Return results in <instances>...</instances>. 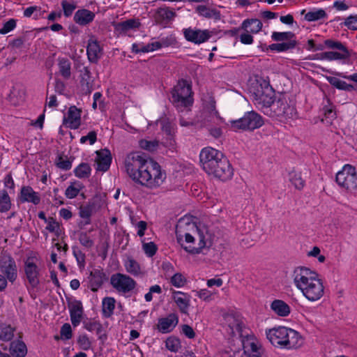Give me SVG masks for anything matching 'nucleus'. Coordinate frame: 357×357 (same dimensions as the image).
Here are the masks:
<instances>
[{"instance_id": "obj_50", "label": "nucleus", "mask_w": 357, "mask_h": 357, "mask_svg": "<svg viewBox=\"0 0 357 357\" xmlns=\"http://www.w3.org/2000/svg\"><path fill=\"white\" fill-rule=\"evenodd\" d=\"M326 16V12L322 9H319L307 13L305 15V19L309 22H312L324 18Z\"/></svg>"}, {"instance_id": "obj_21", "label": "nucleus", "mask_w": 357, "mask_h": 357, "mask_svg": "<svg viewBox=\"0 0 357 357\" xmlns=\"http://www.w3.org/2000/svg\"><path fill=\"white\" fill-rule=\"evenodd\" d=\"M172 298L181 313L187 314L190 305V296L187 293L174 290Z\"/></svg>"}, {"instance_id": "obj_15", "label": "nucleus", "mask_w": 357, "mask_h": 357, "mask_svg": "<svg viewBox=\"0 0 357 357\" xmlns=\"http://www.w3.org/2000/svg\"><path fill=\"white\" fill-rule=\"evenodd\" d=\"M176 16V13L174 8L166 6L158 8L153 11V14L154 22L163 27H166Z\"/></svg>"}, {"instance_id": "obj_25", "label": "nucleus", "mask_w": 357, "mask_h": 357, "mask_svg": "<svg viewBox=\"0 0 357 357\" xmlns=\"http://www.w3.org/2000/svg\"><path fill=\"white\" fill-rule=\"evenodd\" d=\"M19 199L22 203L29 202L34 205H38L40 202V197L38 193L30 186L22 187Z\"/></svg>"}, {"instance_id": "obj_61", "label": "nucleus", "mask_w": 357, "mask_h": 357, "mask_svg": "<svg viewBox=\"0 0 357 357\" xmlns=\"http://www.w3.org/2000/svg\"><path fill=\"white\" fill-rule=\"evenodd\" d=\"M61 6L63 10L64 15L66 17L70 16L76 8L75 4L68 3L66 1H63Z\"/></svg>"}, {"instance_id": "obj_62", "label": "nucleus", "mask_w": 357, "mask_h": 357, "mask_svg": "<svg viewBox=\"0 0 357 357\" xmlns=\"http://www.w3.org/2000/svg\"><path fill=\"white\" fill-rule=\"evenodd\" d=\"M196 296L204 301H210L212 300V293L206 289L197 291Z\"/></svg>"}, {"instance_id": "obj_56", "label": "nucleus", "mask_w": 357, "mask_h": 357, "mask_svg": "<svg viewBox=\"0 0 357 357\" xmlns=\"http://www.w3.org/2000/svg\"><path fill=\"white\" fill-rule=\"evenodd\" d=\"M60 335L62 340H70L73 336L72 328L70 324H64L60 331Z\"/></svg>"}, {"instance_id": "obj_1", "label": "nucleus", "mask_w": 357, "mask_h": 357, "mask_svg": "<svg viewBox=\"0 0 357 357\" xmlns=\"http://www.w3.org/2000/svg\"><path fill=\"white\" fill-rule=\"evenodd\" d=\"M176 239L181 247L191 254H199L208 245L210 235L207 226L201 221H179L176 229Z\"/></svg>"}, {"instance_id": "obj_64", "label": "nucleus", "mask_w": 357, "mask_h": 357, "mask_svg": "<svg viewBox=\"0 0 357 357\" xmlns=\"http://www.w3.org/2000/svg\"><path fill=\"white\" fill-rule=\"evenodd\" d=\"M344 25L349 29L357 30V15L348 17L345 20Z\"/></svg>"}, {"instance_id": "obj_59", "label": "nucleus", "mask_w": 357, "mask_h": 357, "mask_svg": "<svg viewBox=\"0 0 357 357\" xmlns=\"http://www.w3.org/2000/svg\"><path fill=\"white\" fill-rule=\"evenodd\" d=\"M97 140V133L96 131L94 130H92V131H90L87 135L86 136H82L80 139V143L81 144H84L86 143L87 141L89 142V144L91 145L93 144Z\"/></svg>"}, {"instance_id": "obj_10", "label": "nucleus", "mask_w": 357, "mask_h": 357, "mask_svg": "<svg viewBox=\"0 0 357 357\" xmlns=\"http://www.w3.org/2000/svg\"><path fill=\"white\" fill-rule=\"evenodd\" d=\"M268 115L277 116L284 119L293 118L296 115L294 105L288 101L287 96L280 94L269 109Z\"/></svg>"}, {"instance_id": "obj_12", "label": "nucleus", "mask_w": 357, "mask_h": 357, "mask_svg": "<svg viewBox=\"0 0 357 357\" xmlns=\"http://www.w3.org/2000/svg\"><path fill=\"white\" fill-rule=\"evenodd\" d=\"M147 158L139 152L128 153L124 160L126 172L129 177L135 181V178L147 160Z\"/></svg>"}, {"instance_id": "obj_8", "label": "nucleus", "mask_w": 357, "mask_h": 357, "mask_svg": "<svg viewBox=\"0 0 357 357\" xmlns=\"http://www.w3.org/2000/svg\"><path fill=\"white\" fill-rule=\"evenodd\" d=\"M264 125L262 116L255 111L247 112L243 116L236 120H230L227 123L229 128L235 132L253 131Z\"/></svg>"}, {"instance_id": "obj_51", "label": "nucleus", "mask_w": 357, "mask_h": 357, "mask_svg": "<svg viewBox=\"0 0 357 357\" xmlns=\"http://www.w3.org/2000/svg\"><path fill=\"white\" fill-rule=\"evenodd\" d=\"M170 282L175 287L181 288L185 286L187 279L183 274L176 273L171 277Z\"/></svg>"}, {"instance_id": "obj_40", "label": "nucleus", "mask_w": 357, "mask_h": 357, "mask_svg": "<svg viewBox=\"0 0 357 357\" xmlns=\"http://www.w3.org/2000/svg\"><path fill=\"white\" fill-rule=\"evenodd\" d=\"M95 210V204L93 202H89L84 206L79 207V216L82 218L87 219L86 224L90 223V217Z\"/></svg>"}, {"instance_id": "obj_58", "label": "nucleus", "mask_w": 357, "mask_h": 357, "mask_svg": "<svg viewBox=\"0 0 357 357\" xmlns=\"http://www.w3.org/2000/svg\"><path fill=\"white\" fill-rule=\"evenodd\" d=\"M79 243L84 247L91 248L93 245V241L86 232L80 233L79 236Z\"/></svg>"}, {"instance_id": "obj_6", "label": "nucleus", "mask_w": 357, "mask_h": 357, "mask_svg": "<svg viewBox=\"0 0 357 357\" xmlns=\"http://www.w3.org/2000/svg\"><path fill=\"white\" fill-rule=\"evenodd\" d=\"M172 102L178 111L190 107L193 103L191 84L185 80H180L172 90Z\"/></svg>"}, {"instance_id": "obj_26", "label": "nucleus", "mask_w": 357, "mask_h": 357, "mask_svg": "<svg viewBox=\"0 0 357 357\" xmlns=\"http://www.w3.org/2000/svg\"><path fill=\"white\" fill-rule=\"evenodd\" d=\"M96 170L106 172L110 166L112 157L110 152L107 149H103L96 152Z\"/></svg>"}, {"instance_id": "obj_27", "label": "nucleus", "mask_w": 357, "mask_h": 357, "mask_svg": "<svg viewBox=\"0 0 357 357\" xmlns=\"http://www.w3.org/2000/svg\"><path fill=\"white\" fill-rule=\"evenodd\" d=\"M105 279V273L99 269H94L89 277V286L91 291H96L103 284Z\"/></svg>"}, {"instance_id": "obj_49", "label": "nucleus", "mask_w": 357, "mask_h": 357, "mask_svg": "<svg viewBox=\"0 0 357 357\" xmlns=\"http://www.w3.org/2000/svg\"><path fill=\"white\" fill-rule=\"evenodd\" d=\"M77 343L79 347L84 351L91 348L92 342L86 334H79L77 337Z\"/></svg>"}, {"instance_id": "obj_55", "label": "nucleus", "mask_w": 357, "mask_h": 357, "mask_svg": "<svg viewBox=\"0 0 357 357\" xmlns=\"http://www.w3.org/2000/svg\"><path fill=\"white\" fill-rule=\"evenodd\" d=\"M142 249L149 257H151L156 253L158 248L154 243L149 242L143 243Z\"/></svg>"}, {"instance_id": "obj_57", "label": "nucleus", "mask_w": 357, "mask_h": 357, "mask_svg": "<svg viewBox=\"0 0 357 357\" xmlns=\"http://www.w3.org/2000/svg\"><path fill=\"white\" fill-rule=\"evenodd\" d=\"M17 25V21L15 19H10L6 22L3 27L0 29V34L5 35L13 31Z\"/></svg>"}, {"instance_id": "obj_35", "label": "nucleus", "mask_w": 357, "mask_h": 357, "mask_svg": "<svg viewBox=\"0 0 357 357\" xmlns=\"http://www.w3.org/2000/svg\"><path fill=\"white\" fill-rule=\"evenodd\" d=\"M13 204L8 192L6 190H0V213H6L12 208Z\"/></svg>"}, {"instance_id": "obj_45", "label": "nucleus", "mask_w": 357, "mask_h": 357, "mask_svg": "<svg viewBox=\"0 0 357 357\" xmlns=\"http://www.w3.org/2000/svg\"><path fill=\"white\" fill-rule=\"evenodd\" d=\"M289 181L292 183L295 188L298 190H301L303 188L305 185V181L301 178L300 173L292 171L289 173Z\"/></svg>"}, {"instance_id": "obj_17", "label": "nucleus", "mask_w": 357, "mask_h": 357, "mask_svg": "<svg viewBox=\"0 0 357 357\" xmlns=\"http://www.w3.org/2000/svg\"><path fill=\"white\" fill-rule=\"evenodd\" d=\"M82 110L76 106H70L63 119V125L70 129H77L81 124Z\"/></svg>"}, {"instance_id": "obj_47", "label": "nucleus", "mask_w": 357, "mask_h": 357, "mask_svg": "<svg viewBox=\"0 0 357 357\" xmlns=\"http://www.w3.org/2000/svg\"><path fill=\"white\" fill-rule=\"evenodd\" d=\"M14 335V328L9 325L0 324V340L3 341L10 340Z\"/></svg>"}, {"instance_id": "obj_48", "label": "nucleus", "mask_w": 357, "mask_h": 357, "mask_svg": "<svg viewBox=\"0 0 357 357\" xmlns=\"http://www.w3.org/2000/svg\"><path fill=\"white\" fill-rule=\"evenodd\" d=\"M273 40L275 41H290L291 40H296L295 35L292 32H273L271 36Z\"/></svg>"}, {"instance_id": "obj_38", "label": "nucleus", "mask_w": 357, "mask_h": 357, "mask_svg": "<svg viewBox=\"0 0 357 357\" xmlns=\"http://www.w3.org/2000/svg\"><path fill=\"white\" fill-rule=\"evenodd\" d=\"M297 42L296 40H291L290 41L282 42L281 43H273L269 46V48L271 50L280 52L294 48Z\"/></svg>"}, {"instance_id": "obj_43", "label": "nucleus", "mask_w": 357, "mask_h": 357, "mask_svg": "<svg viewBox=\"0 0 357 357\" xmlns=\"http://www.w3.org/2000/svg\"><path fill=\"white\" fill-rule=\"evenodd\" d=\"M91 169L89 164L81 163L74 170L75 176L79 178H86L91 175Z\"/></svg>"}, {"instance_id": "obj_34", "label": "nucleus", "mask_w": 357, "mask_h": 357, "mask_svg": "<svg viewBox=\"0 0 357 357\" xmlns=\"http://www.w3.org/2000/svg\"><path fill=\"white\" fill-rule=\"evenodd\" d=\"M10 352L15 357H24L27 352L26 344L20 340L13 341L10 343Z\"/></svg>"}, {"instance_id": "obj_20", "label": "nucleus", "mask_w": 357, "mask_h": 357, "mask_svg": "<svg viewBox=\"0 0 357 357\" xmlns=\"http://www.w3.org/2000/svg\"><path fill=\"white\" fill-rule=\"evenodd\" d=\"M223 318L224 327L231 336L241 335L243 323L238 316L233 313H226Z\"/></svg>"}, {"instance_id": "obj_30", "label": "nucleus", "mask_w": 357, "mask_h": 357, "mask_svg": "<svg viewBox=\"0 0 357 357\" xmlns=\"http://www.w3.org/2000/svg\"><path fill=\"white\" fill-rule=\"evenodd\" d=\"M139 22L135 19H130L121 22H119L115 25V30L119 34H126L132 30H135L139 26Z\"/></svg>"}, {"instance_id": "obj_44", "label": "nucleus", "mask_w": 357, "mask_h": 357, "mask_svg": "<svg viewBox=\"0 0 357 357\" xmlns=\"http://www.w3.org/2000/svg\"><path fill=\"white\" fill-rule=\"evenodd\" d=\"M161 129L166 136L175 135L176 126L167 119H162L160 121Z\"/></svg>"}, {"instance_id": "obj_63", "label": "nucleus", "mask_w": 357, "mask_h": 357, "mask_svg": "<svg viewBox=\"0 0 357 357\" xmlns=\"http://www.w3.org/2000/svg\"><path fill=\"white\" fill-rule=\"evenodd\" d=\"M46 223L47 224L46 229L50 232L58 233L59 230V225L53 218H49Z\"/></svg>"}, {"instance_id": "obj_37", "label": "nucleus", "mask_w": 357, "mask_h": 357, "mask_svg": "<svg viewBox=\"0 0 357 357\" xmlns=\"http://www.w3.org/2000/svg\"><path fill=\"white\" fill-rule=\"evenodd\" d=\"M328 82L335 88L344 90L347 91H351L354 89L353 85L347 84L344 81H342L335 77H326Z\"/></svg>"}, {"instance_id": "obj_24", "label": "nucleus", "mask_w": 357, "mask_h": 357, "mask_svg": "<svg viewBox=\"0 0 357 357\" xmlns=\"http://www.w3.org/2000/svg\"><path fill=\"white\" fill-rule=\"evenodd\" d=\"M87 56L90 62L97 63L102 54V49L94 38H90L86 49Z\"/></svg>"}, {"instance_id": "obj_53", "label": "nucleus", "mask_w": 357, "mask_h": 357, "mask_svg": "<svg viewBox=\"0 0 357 357\" xmlns=\"http://www.w3.org/2000/svg\"><path fill=\"white\" fill-rule=\"evenodd\" d=\"M326 102H327V105H326L323 107V112L324 114V116L326 119H329L330 120H332L336 117V113L335 112V107H334V105H333V104L331 102V101L328 98H326Z\"/></svg>"}, {"instance_id": "obj_29", "label": "nucleus", "mask_w": 357, "mask_h": 357, "mask_svg": "<svg viewBox=\"0 0 357 357\" xmlns=\"http://www.w3.org/2000/svg\"><path fill=\"white\" fill-rule=\"evenodd\" d=\"M123 265L127 273L138 277L142 275V269L140 264L132 257H128L123 261Z\"/></svg>"}, {"instance_id": "obj_3", "label": "nucleus", "mask_w": 357, "mask_h": 357, "mask_svg": "<svg viewBox=\"0 0 357 357\" xmlns=\"http://www.w3.org/2000/svg\"><path fill=\"white\" fill-rule=\"evenodd\" d=\"M202 169L209 175H213L221 181L232 178L233 168L223 153L211 147L204 148L199 154Z\"/></svg>"}, {"instance_id": "obj_5", "label": "nucleus", "mask_w": 357, "mask_h": 357, "mask_svg": "<svg viewBox=\"0 0 357 357\" xmlns=\"http://www.w3.org/2000/svg\"><path fill=\"white\" fill-rule=\"evenodd\" d=\"M165 178L166 174L162 170L160 165L155 161L148 158L135 182L149 188H156L163 183Z\"/></svg>"}, {"instance_id": "obj_7", "label": "nucleus", "mask_w": 357, "mask_h": 357, "mask_svg": "<svg viewBox=\"0 0 357 357\" xmlns=\"http://www.w3.org/2000/svg\"><path fill=\"white\" fill-rule=\"evenodd\" d=\"M255 104L259 107L265 114H268L272 104L274 102L273 97L275 92L272 87L267 83H256L251 88Z\"/></svg>"}, {"instance_id": "obj_22", "label": "nucleus", "mask_w": 357, "mask_h": 357, "mask_svg": "<svg viewBox=\"0 0 357 357\" xmlns=\"http://www.w3.org/2000/svg\"><path fill=\"white\" fill-rule=\"evenodd\" d=\"M178 322V317L176 314L172 313L167 317L158 319L157 324L158 330L162 333H167L173 331Z\"/></svg>"}, {"instance_id": "obj_46", "label": "nucleus", "mask_w": 357, "mask_h": 357, "mask_svg": "<svg viewBox=\"0 0 357 357\" xmlns=\"http://www.w3.org/2000/svg\"><path fill=\"white\" fill-rule=\"evenodd\" d=\"M139 146L144 150L153 152L158 149L159 146V142L158 140H148L146 139H143L139 140Z\"/></svg>"}, {"instance_id": "obj_52", "label": "nucleus", "mask_w": 357, "mask_h": 357, "mask_svg": "<svg viewBox=\"0 0 357 357\" xmlns=\"http://www.w3.org/2000/svg\"><path fill=\"white\" fill-rule=\"evenodd\" d=\"M166 348L172 352H177L181 348L180 340L175 337H169L165 341Z\"/></svg>"}, {"instance_id": "obj_4", "label": "nucleus", "mask_w": 357, "mask_h": 357, "mask_svg": "<svg viewBox=\"0 0 357 357\" xmlns=\"http://www.w3.org/2000/svg\"><path fill=\"white\" fill-rule=\"evenodd\" d=\"M266 335L273 346L282 349H298L304 343V340L299 333L284 326L266 330Z\"/></svg>"}, {"instance_id": "obj_39", "label": "nucleus", "mask_w": 357, "mask_h": 357, "mask_svg": "<svg viewBox=\"0 0 357 357\" xmlns=\"http://www.w3.org/2000/svg\"><path fill=\"white\" fill-rule=\"evenodd\" d=\"M349 53L337 52H326L319 54V59L322 60L333 61L340 60L347 58Z\"/></svg>"}, {"instance_id": "obj_32", "label": "nucleus", "mask_w": 357, "mask_h": 357, "mask_svg": "<svg viewBox=\"0 0 357 357\" xmlns=\"http://www.w3.org/2000/svg\"><path fill=\"white\" fill-rule=\"evenodd\" d=\"M241 28L246 32L255 34L261 31L262 23L258 19H247L242 22Z\"/></svg>"}, {"instance_id": "obj_11", "label": "nucleus", "mask_w": 357, "mask_h": 357, "mask_svg": "<svg viewBox=\"0 0 357 357\" xmlns=\"http://www.w3.org/2000/svg\"><path fill=\"white\" fill-rule=\"evenodd\" d=\"M110 284L116 292L123 295L131 294L137 285V282L132 278L121 273L111 275Z\"/></svg>"}, {"instance_id": "obj_41", "label": "nucleus", "mask_w": 357, "mask_h": 357, "mask_svg": "<svg viewBox=\"0 0 357 357\" xmlns=\"http://www.w3.org/2000/svg\"><path fill=\"white\" fill-rule=\"evenodd\" d=\"M116 301L112 297H106L102 300V312L106 317H110L115 307Z\"/></svg>"}, {"instance_id": "obj_33", "label": "nucleus", "mask_w": 357, "mask_h": 357, "mask_svg": "<svg viewBox=\"0 0 357 357\" xmlns=\"http://www.w3.org/2000/svg\"><path fill=\"white\" fill-rule=\"evenodd\" d=\"M195 10L199 15L208 19L220 20L221 17L220 11L216 9L211 8L205 5L197 6Z\"/></svg>"}, {"instance_id": "obj_23", "label": "nucleus", "mask_w": 357, "mask_h": 357, "mask_svg": "<svg viewBox=\"0 0 357 357\" xmlns=\"http://www.w3.org/2000/svg\"><path fill=\"white\" fill-rule=\"evenodd\" d=\"M69 312L73 326L77 327L83 318L84 309L82 303L78 301L72 302L69 305Z\"/></svg>"}, {"instance_id": "obj_42", "label": "nucleus", "mask_w": 357, "mask_h": 357, "mask_svg": "<svg viewBox=\"0 0 357 357\" xmlns=\"http://www.w3.org/2000/svg\"><path fill=\"white\" fill-rule=\"evenodd\" d=\"M59 73L62 77L68 79L71 75V64L68 59L62 58L59 59Z\"/></svg>"}, {"instance_id": "obj_60", "label": "nucleus", "mask_w": 357, "mask_h": 357, "mask_svg": "<svg viewBox=\"0 0 357 357\" xmlns=\"http://www.w3.org/2000/svg\"><path fill=\"white\" fill-rule=\"evenodd\" d=\"M150 51L153 52L157 50L162 48V47H167L169 45V43L167 41V39L162 38L160 41H155L148 44Z\"/></svg>"}, {"instance_id": "obj_54", "label": "nucleus", "mask_w": 357, "mask_h": 357, "mask_svg": "<svg viewBox=\"0 0 357 357\" xmlns=\"http://www.w3.org/2000/svg\"><path fill=\"white\" fill-rule=\"evenodd\" d=\"M324 43L329 48L337 49L341 50L344 53H349L347 47L340 42L328 39L326 40Z\"/></svg>"}, {"instance_id": "obj_14", "label": "nucleus", "mask_w": 357, "mask_h": 357, "mask_svg": "<svg viewBox=\"0 0 357 357\" xmlns=\"http://www.w3.org/2000/svg\"><path fill=\"white\" fill-rule=\"evenodd\" d=\"M38 259L36 257H29L24 261V273L26 278L32 287H36L40 282V269L38 265Z\"/></svg>"}, {"instance_id": "obj_16", "label": "nucleus", "mask_w": 357, "mask_h": 357, "mask_svg": "<svg viewBox=\"0 0 357 357\" xmlns=\"http://www.w3.org/2000/svg\"><path fill=\"white\" fill-rule=\"evenodd\" d=\"M1 271L6 280L13 282L17 277V269L15 260L10 255H3L0 259Z\"/></svg>"}, {"instance_id": "obj_19", "label": "nucleus", "mask_w": 357, "mask_h": 357, "mask_svg": "<svg viewBox=\"0 0 357 357\" xmlns=\"http://www.w3.org/2000/svg\"><path fill=\"white\" fill-rule=\"evenodd\" d=\"M202 123L205 127H211L214 125L218 126L222 123V119L215 109L214 102L211 103L207 108H204L202 114Z\"/></svg>"}, {"instance_id": "obj_9", "label": "nucleus", "mask_w": 357, "mask_h": 357, "mask_svg": "<svg viewBox=\"0 0 357 357\" xmlns=\"http://www.w3.org/2000/svg\"><path fill=\"white\" fill-rule=\"evenodd\" d=\"M337 185L349 193L357 191V172L356 167L347 164L339 171L335 177Z\"/></svg>"}, {"instance_id": "obj_36", "label": "nucleus", "mask_w": 357, "mask_h": 357, "mask_svg": "<svg viewBox=\"0 0 357 357\" xmlns=\"http://www.w3.org/2000/svg\"><path fill=\"white\" fill-rule=\"evenodd\" d=\"M83 188L84 185L81 182L75 181L71 182L70 185L66 188L65 195L68 199H73L79 195V192Z\"/></svg>"}, {"instance_id": "obj_2", "label": "nucleus", "mask_w": 357, "mask_h": 357, "mask_svg": "<svg viewBox=\"0 0 357 357\" xmlns=\"http://www.w3.org/2000/svg\"><path fill=\"white\" fill-rule=\"evenodd\" d=\"M291 278L295 287L309 301H317L324 295L323 281L316 271L305 266H298L294 269Z\"/></svg>"}, {"instance_id": "obj_28", "label": "nucleus", "mask_w": 357, "mask_h": 357, "mask_svg": "<svg viewBox=\"0 0 357 357\" xmlns=\"http://www.w3.org/2000/svg\"><path fill=\"white\" fill-rule=\"evenodd\" d=\"M94 17V13L87 9H80L75 13L74 21L79 25L84 26L91 22Z\"/></svg>"}, {"instance_id": "obj_31", "label": "nucleus", "mask_w": 357, "mask_h": 357, "mask_svg": "<svg viewBox=\"0 0 357 357\" xmlns=\"http://www.w3.org/2000/svg\"><path fill=\"white\" fill-rule=\"evenodd\" d=\"M271 309L280 317H287L291 312L289 305L282 300H275L271 305Z\"/></svg>"}, {"instance_id": "obj_18", "label": "nucleus", "mask_w": 357, "mask_h": 357, "mask_svg": "<svg viewBox=\"0 0 357 357\" xmlns=\"http://www.w3.org/2000/svg\"><path fill=\"white\" fill-rule=\"evenodd\" d=\"M185 38L195 44H200L208 40L213 35V32L207 29L200 30L191 28L183 30Z\"/></svg>"}, {"instance_id": "obj_13", "label": "nucleus", "mask_w": 357, "mask_h": 357, "mask_svg": "<svg viewBox=\"0 0 357 357\" xmlns=\"http://www.w3.org/2000/svg\"><path fill=\"white\" fill-rule=\"evenodd\" d=\"M243 352L235 353L236 357H261L262 346L254 335H247L242 338Z\"/></svg>"}]
</instances>
